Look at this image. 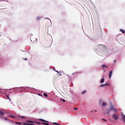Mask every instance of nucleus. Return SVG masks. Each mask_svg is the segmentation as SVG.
Wrapping results in <instances>:
<instances>
[{"mask_svg":"<svg viewBox=\"0 0 125 125\" xmlns=\"http://www.w3.org/2000/svg\"><path fill=\"white\" fill-rule=\"evenodd\" d=\"M112 118L114 120H115V121H117L118 120V119L119 118V116L118 115H117L116 114L114 113L112 115Z\"/></svg>","mask_w":125,"mask_h":125,"instance_id":"obj_1","label":"nucleus"},{"mask_svg":"<svg viewBox=\"0 0 125 125\" xmlns=\"http://www.w3.org/2000/svg\"><path fill=\"white\" fill-rule=\"evenodd\" d=\"M110 109L111 111H114L115 112H117V110L114 108L113 105L111 106Z\"/></svg>","mask_w":125,"mask_h":125,"instance_id":"obj_2","label":"nucleus"},{"mask_svg":"<svg viewBox=\"0 0 125 125\" xmlns=\"http://www.w3.org/2000/svg\"><path fill=\"white\" fill-rule=\"evenodd\" d=\"M112 76V71H110L109 73V79H111Z\"/></svg>","mask_w":125,"mask_h":125,"instance_id":"obj_3","label":"nucleus"},{"mask_svg":"<svg viewBox=\"0 0 125 125\" xmlns=\"http://www.w3.org/2000/svg\"><path fill=\"white\" fill-rule=\"evenodd\" d=\"M4 113L2 112V110H0V116H4Z\"/></svg>","mask_w":125,"mask_h":125,"instance_id":"obj_4","label":"nucleus"},{"mask_svg":"<svg viewBox=\"0 0 125 125\" xmlns=\"http://www.w3.org/2000/svg\"><path fill=\"white\" fill-rule=\"evenodd\" d=\"M26 122L29 123H36V122L31 121L30 120L26 121Z\"/></svg>","mask_w":125,"mask_h":125,"instance_id":"obj_5","label":"nucleus"},{"mask_svg":"<svg viewBox=\"0 0 125 125\" xmlns=\"http://www.w3.org/2000/svg\"><path fill=\"white\" fill-rule=\"evenodd\" d=\"M107 85H108V83H106V84H103L102 85H101L100 86V87H102V86H107Z\"/></svg>","mask_w":125,"mask_h":125,"instance_id":"obj_6","label":"nucleus"},{"mask_svg":"<svg viewBox=\"0 0 125 125\" xmlns=\"http://www.w3.org/2000/svg\"><path fill=\"white\" fill-rule=\"evenodd\" d=\"M104 82V76L102 77V79L101 81V83H103Z\"/></svg>","mask_w":125,"mask_h":125,"instance_id":"obj_7","label":"nucleus"},{"mask_svg":"<svg viewBox=\"0 0 125 125\" xmlns=\"http://www.w3.org/2000/svg\"><path fill=\"white\" fill-rule=\"evenodd\" d=\"M24 124L25 125H35V124H29V123H27L26 122H24Z\"/></svg>","mask_w":125,"mask_h":125,"instance_id":"obj_8","label":"nucleus"},{"mask_svg":"<svg viewBox=\"0 0 125 125\" xmlns=\"http://www.w3.org/2000/svg\"><path fill=\"white\" fill-rule=\"evenodd\" d=\"M39 121H42V122H46V123H48L49 122L48 121H45V120H43V119H39Z\"/></svg>","mask_w":125,"mask_h":125,"instance_id":"obj_9","label":"nucleus"},{"mask_svg":"<svg viewBox=\"0 0 125 125\" xmlns=\"http://www.w3.org/2000/svg\"><path fill=\"white\" fill-rule=\"evenodd\" d=\"M9 117L10 118H14V119H16V117H15L14 116H12V115H9Z\"/></svg>","mask_w":125,"mask_h":125,"instance_id":"obj_10","label":"nucleus"},{"mask_svg":"<svg viewBox=\"0 0 125 125\" xmlns=\"http://www.w3.org/2000/svg\"><path fill=\"white\" fill-rule=\"evenodd\" d=\"M123 121L125 123V115H123Z\"/></svg>","mask_w":125,"mask_h":125,"instance_id":"obj_11","label":"nucleus"},{"mask_svg":"<svg viewBox=\"0 0 125 125\" xmlns=\"http://www.w3.org/2000/svg\"><path fill=\"white\" fill-rule=\"evenodd\" d=\"M17 125H22V123L21 122H16Z\"/></svg>","mask_w":125,"mask_h":125,"instance_id":"obj_12","label":"nucleus"},{"mask_svg":"<svg viewBox=\"0 0 125 125\" xmlns=\"http://www.w3.org/2000/svg\"><path fill=\"white\" fill-rule=\"evenodd\" d=\"M53 125H60L61 124H59V123H58L54 122V123H53Z\"/></svg>","mask_w":125,"mask_h":125,"instance_id":"obj_13","label":"nucleus"},{"mask_svg":"<svg viewBox=\"0 0 125 125\" xmlns=\"http://www.w3.org/2000/svg\"><path fill=\"white\" fill-rule=\"evenodd\" d=\"M111 110L110 109H108V111H107V114H109V113H110Z\"/></svg>","mask_w":125,"mask_h":125,"instance_id":"obj_14","label":"nucleus"},{"mask_svg":"<svg viewBox=\"0 0 125 125\" xmlns=\"http://www.w3.org/2000/svg\"><path fill=\"white\" fill-rule=\"evenodd\" d=\"M41 19V17H37V20L38 21L40 20Z\"/></svg>","mask_w":125,"mask_h":125,"instance_id":"obj_15","label":"nucleus"},{"mask_svg":"<svg viewBox=\"0 0 125 125\" xmlns=\"http://www.w3.org/2000/svg\"><path fill=\"white\" fill-rule=\"evenodd\" d=\"M102 67L103 68H104V67H106V68H108V66H106L105 65H103Z\"/></svg>","mask_w":125,"mask_h":125,"instance_id":"obj_16","label":"nucleus"},{"mask_svg":"<svg viewBox=\"0 0 125 125\" xmlns=\"http://www.w3.org/2000/svg\"><path fill=\"white\" fill-rule=\"evenodd\" d=\"M106 103H103V106H106Z\"/></svg>","mask_w":125,"mask_h":125,"instance_id":"obj_17","label":"nucleus"},{"mask_svg":"<svg viewBox=\"0 0 125 125\" xmlns=\"http://www.w3.org/2000/svg\"><path fill=\"white\" fill-rule=\"evenodd\" d=\"M43 95H44L45 97H47L48 96L47 94L46 93H45L44 94H43Z\"/></svg>","mask_w":125,"mask_h":125,"instance_id":"obj_18","label":"nucleus"},{"mask_svg":"<svg viewBox=\"0 0 125 125\" xmlns=\"http://www.w3.org/2000/svg\"><path fill=\"white\" fill-rule=\"evenodd\" d=\"M34 124H39V125L42 124V123H41L40 122H36V123H34Z\"/></svg>","mask_w":125,"mask_h":125,"instance_id":"obj_19","label":"nucleus"},{"mask_svg":"<svg viewBox=\"0 0 125 125\" xmlns=\"http://www.w3.org/2000/svg\"><path fill=\"white\" fill-rule=\"evenodd\" d=\"M121 31L122 32L123 34H124L125 31L124 30H121Z\"/></svg>","mask_w":125,"mask_h":125,"instance_id":"obj_20","label":"nucleus"},{"mask_svg":"<svg viewBox=\"0 0 125 125\" xmlns=\"http://www.w3.org/2000/svg\"><path fill=\"white\" fill-rule=\"evenodd\" d=\"M86 91H83V92H82V94H84L85 93H86Z\"/></svg>","mask_w":125,"mask_h":125,"instance_id":"obj_21","label":"nucleus"},{"mask_svg":"<svg viewBox=\"0 0 125 125\" xmlns=\"http://www.w3.org/2000/svg\"><path fill=\"white\" fill-rule=\"evenodd\" d=\"M45 124H46V123H45V122H42L41 123V124H42V125H45Z\"/></svg>","mask_w":125,"mask_h":125,"instance_id":"obj_22","label":"nucleus"},{"mask_svg":"<svg viewBox=\"0 0 125 125\" xmlns=\"http://www.w3.org/2000/svg\"><path fill=\"white\" fill-rule=\"evenodd\" d=\"M21 118L22 119H25V117H24V116H21Z\"/></svg>","mask_w":125,"mask_h":125,"instance_id":"obj_23","label":"nucleus"},{"mask_svg":"<svg viewBox=\"0 0 125 125\" xmlns=\"http://www.w3.org/2000/svg\"><path fill=\"white\" fill-rule=\"evenodd\" d=\"M4 120H6V121H7V120H8V118H4Z\"/></svg>","mask_w":125,"mask_h":125,"instance_id":"obj_24","label":"nucleus"},{"mask_svg":"<svg viewBox=\"0 0 125 125\" xmlns=\"http://www.w3.org/2000/svg\"><path fill=\"white\" fill-rule=\"evenodd\" d=\"M102 121H107L106 119H102Z\"/></svg>","mask_w":125,"mask_h":125,"instance_id":"obj_25","label":"nucleus"},{"mask_svg":"<svg viewBox=\"0 0 125 125\" xmlns=\"http://www.w3.org/2000/svg\"><path fill=\"white\" fill-rule=\"evenodd\" d=\"M78 108H77L76 107H74V110H77Z\"/></svg>","mask_w":125,"mask_h":125,"instance_id":"obj_26","label":"nucleus"},{"mask_svg":"<svg viewBox=\"0 0 125 125\" xmlns=\"http://www.w3.org/2000/svg\"><path fill=\"white\" fill-rule=\"evenodd\" d=\"M21 125H25V122H24V123H22Z\"/></svg>","mask_w":125,"mask_h":125,"instance_id":"obj_27","label":"nucleus"},{"mask_svg":"<svg viewBox=\"0 0 125 125\" xmlns=\"http://www.w3.org/2000/svg\"><path fill=\"white\" fill-rule=\"evenodd\" d=\"M7 98L9 100L10 99V98H9L8 95H7Z\"/></svg>","mask_w":125,"mask_h":125,"instance_id":"obj_28","label":"nucleus"},{"mask_svg":"<svg viewBox=\"0 0 125 125\" xmlns=\"http://www.w3.org/2000/svg\"><path fill=\"white\" fill-rule=\"evenodd\" d=\"M45 125H49V124H48V123H45Z\"/></svg>","mask_w":125,"mask_h":125,"instance_id":"obj_29","label":"nucleus"},{"mask_svg":"<svg viewBox=\"0 0 125 125\" xmlns=\"http://www.w3.org/2000/svg\"><path fill=\"white\" fill-rule=\"evenodd\" d=\"M65 100H62V102H64V103H65Z\"/></svg>","mask_w":125,"mask_h":125,"instance_id":"obj_30","label":"nucleus"},{"mask_svg":"<svg viewBox=\"0 0 125 125\" xmlns=\"http://www.w3.org/2000/svg\"><path fill=\"white\" fill-rule=\"evenodd\" d=\"M114 63H115V62H116V60H114Z\"/></svg>","mask_w":125,"mask_h":125,"instance_id":"obj_31","label":"nucleus"},{"mask_svg":"<svg viewBox=\"0 0 125 125\" xmlns=\"http://www.w3.org/2000/svg\"><path fill=\"white\" fill-rule=\"evenodd\" d=\"M56 72H57L58 73H59V71H58L57 70Z\"/></svg>","mask_w":125,"mask_h":125,"instance_id":"obj_32","label":"nucleus"},{"mask_svg":"<svg viewBox=\"0 0 125 125\" xmlns=\"http://www.w3.org/2000/svg\"><path fill=\"white\" fill-rule=\"evenodd\" d=\"M94 111H95V112H97V110H94Z\"/></svg>","mask_w":125,"mask_h":125,"instance_id":"obj_33","label":"nucleus"},{"mask_svg":"<svg viewBox=\"0 0 125 125\" xmlns=\"http://www.w3.org/2000/svg\"><path fill=\"white\" fill-rule=\"evenodd\" d=\"M18 117H21V116H19V115H18Z\"/></svg>","mask_w":125,"mask_h":125,"instance_id":"obj_34","label":"nucleus"},{"mask_svg":"<svg viewBox=\"0 0 125 125\" xmlns=\"http://www.w3.org/2000/svg\"><path fill=\"white\" fill-rule=\"evenodd\" d=\"M60 76H61V73H60Z\"/></svg>","mask_w":125,"mask_h":125,"instance_id":"obj_35","label":"nucleus"}]
</instances>
